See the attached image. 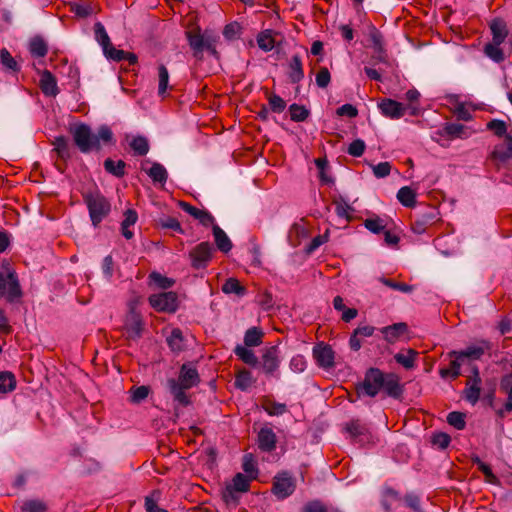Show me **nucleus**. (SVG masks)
<instances>
[{
    "mask_svg": "<svg viewBox=\"0 0 512 512\" xmlns=\"http://www.w3.org/2000/svg\"><path fill=\"white\" fill-rule=\"evenodd\" d=\"M490 344L487 341H480L477 344L470 345L460 351H452L450 356L453 357V373L452 378H457L461 372L460 368L466 361L479 360L485 352L490 350Z\"/></svg>",
    "mask_w": 512,
    "mask_h": 512,
    "instance_id": "obj_1",
    "label": "nucleus"
},
{
    "mask_svg": "<svg viewBox=\"0 0 512 512\" xmlns=\"http://www.w3.org/2000/svg\"><path fill=\"white\" fill-rule=\"evenodd\" d=\"M92 224L97 227L110 213L109 201L99 192H91L84 195Z\"/></svg>",
    "mask_w": 512,
    "mask_h": 512,
    "instance_id": "obj_2",
    "label": "nucleus"
},
{
    "mask_svg": "<svg viewBox=\"0 0 512 512\" xmlns=\"http://www.w3.org/2000/svg\"><path fill=\"white\" fill-rule=\"evenodd\" d=\"M22 291L16 273L8 267H0V298L14 302L21 298Z\"/></svg>",
    "mask_w": 512,
    "mask_h": 512,
    "instance_id": "obj_3",
    "label": "nucleus"
},
{
    "mask_svg": "<svg viewBox=\"0 0 512 512\" xmlns=\"http://www.w3.org/2000/svg\"><path fill=\"white\" fill-rule=\"evenodd\" d=\"M250 478L237 473L231 482L227 483L222 490V499L227 505L237 506L240 495L249 490Z\"/></svg>",
    "mask_w": 512,
    "mask_h": 512,
    "instance_id": "obj_4",
    "label": "nucleus"
},
{
    "mask_svg": "<svg viewBox=\"0 0 512 512\" xmlns=\"http://www.w3.org/2000/svg\"><path fill=\"white\" fill-rule=\"evenodd\" d=\"M76 146L82 153H88L93 149H100L98 138L92 133L89 126L80 124L71 131Z\"/></svg>",
    "mask_w": 512,
    "mask_h": 512,
    "instance_id": "obj_5",
    "label": "nucleus"
},
{
    "mask_svg": "<svg viewBox=\"0 0 512 512\" xmlns=\"http://www.w3.org/2000/svg\"><path fill=\"white\" fill-rule=\"evenodd\" d=\"M385 375L386 374L377 368H370L366 372L364 380L358 388L359 395L375 397L379 391L382 390Z\"/></svg>",
    "mask_w": 512,
    "mask_h": 512,
    "instance_id": "obj_6",
    "label": "nucleus"
},
{
    "mask_svg": "<svg viewBox=\"0 0 512 512\" xmlns=\"http://www.w3.org/2000/svg\"><path fill=\"white\" fill-rule=\"evenodd\" d=\"M296 480L286 471L277 473L273 478L272 493L279 500H284L294 493Z\"/></svg>",
    "mask_w": 512,
    "mask_h": 512,
    "instance_id": "obj_7",
    "label": "nucleus"
},
{
    "mask_svg": "<svg viewBox=\"0 0 512 512\" xmlns=\"http://www.w3.org/2000/svg\"><path fill=\"white\" fill-rule=\"evenodd\" d=\"M281 363L278 346L265 348L262 354L261 368L268 376L279 378L278 369Z\"/></svg>",
    "mask_w": 512,
    "mask_h": 512,
    "instance_id": "obj_8",
    "label": "nucleus"
},
{
    "mask_svg": "<svg viewBox=\"0 0 512 512\" xmlns=\"http://www.w3.org/2000/svg\"><path fill=\"white\" fill-rule=\"evenodd\" d=\"M482 379L479 374L477 366L472 367V376H469L466 381V387L463 390V398L471 405H475L481 394Z\"/></svg>",
    "mask_w": 512,
    "mask_h": 512,
    "instance_id": "obj_9",
    "label": "nucleus"
},
{
    "mask_svg": "<svg viewBox=\"0 0 512 512\" xmlns=\"http://www.w3.org/2000/svg\"><path fill=\"white\" fill-rule=\"evenodd\" d=\"M149 303L155 310L161 312L172 313L178 307L177 295L171 291L151 295Z\"/></svg>",
    "mask_w": 512,
    "mask_h": 512,
    "instance_id": "obj_10",
    "label": "nucleus"
},
{
    "mask_svg": "<svg viewBox=\"0 0 512 512\" xmlns=\"http://www.w3.org/2000/svg\"><path fill=\"white\" fill-rule=\"evenodd\" d=\"M213 246L209 242H201L190 252L191 264L195 269H202L207 266L212 258Z\"/></svg>",
    "mask_w": 512,
    "mask_h": 512,
    "instance_id": "obj_11",
    "label": "nucleus"
},
{
    "mask_svg": "<svg viewBox=\"0 0 512 512\" xmlns=\"http://www.w3.org/2000/svg\"><path fill=\"white\" fill-rule=\"evenodd\" d=\"M378 108L381 113L390 119H399L405 115L407 109L411 108V114H415V108L411 106H405L404 104L397 102L390 98H385L378 103Z\"/></svg>",
    "mask_w": 512,
    "mask_h": 512,
    "instance_id": "obj_12",
    "label": "nucleus"
},
{
    "mask_svg": "<svg viewBox=\"0 0 512 512\" xmlns=\"http://www.w3.org/2000/svg\"><path fill=\"white\" fill-rule=\"evenodd\" d=\"M313 356L318 366L329 369L334 366V351L329 345L320 343L314 346Z\"/></svg>",
    "mask_w": 512,
    "mask_h": 512,
    "instance_id": "obj_13",
    "label": "nucleus"
},
{
    "mask_svg": "<svg viewBox=\"0 0 512 512\" xmlns=\"http://www.w3.org/2000/svg\"><path fill=\"white\" fill-rule=\"evenodd\" d=\"M124 328L129 339H139L143 331V321L141 315L137 311L128 313L125 319Z\"/></svg>",
    "mask_w": 512,
    "mask_h": 512,
    "instance_id": "obj_14",
    "label": "nucleus"
},
{
    "mask_svg": "<svg viewBox=\"0 0 512 512\" xmlns=\"http://www.w3.org/2000/svg\"><path fill=\"white\" fill-rule=\"evenodd\" d=\"M211 36L212 35L207 33L201 34L200 29L186 32L189 46L193 50L195 57H201L203 51L205 50L206 42H208V38Z\"/></svg>",
    "mask_w": 512,
    "mask_h": 512,
    "instance_id": "obj_15",
    "label": "nucleus"
},
{
    "mask_svg": "<svg viewBox=\"0 0 512 512\" xmlns=\"http://www.w3.org/2000/svg\"><path fill=\"white\" fill-rule=\"evenodd\" d=\"M382 390L389 397L394 399L401 398L403 394V386L400 384V378L394 373L386 374Z\"/></svg>",
    "mask_w": 512,
    "mask_h": 512,
    "instance_id": "obj_16",
    "label": "nucleus"
},
{
    "mask_svg": "<svg viewBox=\"0 0 512 512\" xmlns=\"http://www.w3.org/2000/svg\"><path fill=\"white\" fill-rule=\"evenodd\" d=\"M277 437L271 428H261L258 433V447L264 452H272L276 448Z\"/></svg>",
    "mask_w": 512,
    "mask_h": 512,
    "instance_id": "obj_17",
    "label": "nucleus"
},
{
    "mask_svg": "<svg viewBox=\"0 0 512 512\" xmlns=\"http://www.w3.org/2000/svg\"><path fill=\"white\" fill-rule=\"evenodd\" d=\"M177 380L183 383L184 388H192L196 386L200 381L196 368L189 364L182 365Z\"/></svg>",
    "mask_w": 512,
    "mask_h": 512,
    "instance_id": "obj_18",
    "label": "nucleus"
},
{
    "mask_svg": "<svg viewBox=\"0 0 512 512\" xmlns=\"http://www.w3.org/2000/svg\"><path fill=\"white\" fill-rule=\"evenodd\" d=\"M375 331V327L371 325L358 326L349 339V346L353 351H358L362 342L360 338L371 337Z\"/></svg>",
    "mask_w": 512,
    "mask_h": 512,
    "instance_id": "obj_19",
    "label": "nucleus"
},
{
    "mask_svg": "<svg viewBox=\"0 0 512 512\" xmlns=\"http://www.w3.org/2000/svg\"><path fill=\"white\" fill-rule=\"evenodd\" d=\"M491 156L500 163H505L509 158H512V134H506L504 144L496 146Z\"/></svg>",
    "mask_w": 512,
    "mask_h": 512,
    "instance_id": "obj_20",
    "label": "nucleus"
},
{
    "mask_svg": "<svg viewBox=\"0 0 512 512\" xmlns=\"http://www.w3.org/2000/svg\"><path fill=\"white\" fill-rule=\"evenodd\" d=\"M40 88L46 96H56L59 93L57 81L50 71H42L40 77Z\"/></svg>",
    "mask_w": 512,
    "mask_h": 512,
    "instance_id": "obj_21",
    "label": "nucleus"
},
{
    "mask_svg": "<svg viewBox=\"0 0 512 512\" xmlns=\"http://www.w3.org/2000/svg\"><path fill=\"white\" fill-rule=\"evenodd\" d=\"M167 384L174 401L182 406H187L190 403L189 398L185 393V390L188 388H184L183 383L172 378L168 380Z\"/></svg>",
    "mask_w": 512,
    "mask_h": 512,
    "instance_id": "obj_22",
    "label": "nucleus"
},
{
    "mask_svg": "<svg viewBox=\"0 0 512 512\" xmlns=\"http://www.w3.org/2000/svg\"><path fill=\"white\" fill-rule=\"evenodd\" d=\"M407 324L403 322L395 323L390 326H386L381 328V333L384 336V339L389 343L396 342L401 335L407 332Z\"/></svg>",
    "mask_w": 512,
    "mask_h": 512,
    "instance_id": "obj_23",
    "label": "nucleus"
},
{
    "mask_svg": "<svg viewBox=\"0 0 512 512\" xmlns=\"http://www.w3.org/2000/svg\"><path fill=\"white\" fill-rule=\"evenodd\" d=\"M104 55L115 62L127 61L130 65L137 62V56L134 53L116 49L113 45L104 52Z\"/></svg>",
    "mask_w": 512,
    "mask_h": 512,
    "instance_id": "obj_24",
    "label": "nucleus"
},
{
    "mask_svg": "<svg viewBox=\"0 0 512 512\" xmlns=\"http://www.w3.org/2000/svg\"><path fill=\"white\" fill-rule=\"evenodd\" d=\"M288 78L291 83H299L304 78V69L299 55L292 56L289 62Z\"/></svg>",
    "mask_w": 512,
    "mask_h": 512,
    "instance_id": "obj_25",
    "label": "nucleus"
},
{
    "mask_svg": "<svg viewBox=\"0 0 512 512\" xmlns=\"http://www.w3.org/2000/svg\"><path fill=\"white\" fill-rule=\"evenodd\" d=\"M500 388L507 395V401L504 404L503 409L499 411V415L504 416L505 413L512 411V373L502 377L500 381Z\"/></svg>",
    "mask_w": 512,
    "mask_h": 512,
    "instance_id": "obj_26",
    "label": "nucleus"
},
{
    "mask_svg": "<svg viewBox=\"0 0 512 512\" xmlns=\"http://www.w3.org/2000/svg\"><path fill=\"white\" fill-rule=\"evenodd\" d=\"M279 34L271 29L260 32L257 36L259 48L265 52L271 51L275 47L276 37Z\"/></svg>",
    "mask_w": 512,
    "mask_h": 512,
    "instance_id": "obj_27",
    "label": "nucleus"
},
{
    "mask_svg": "<svg viewBox=\"0 0 512 512\" xmlns=\"http://www.w3.org/2000/svg\"><path fill=\"white\" fill-rule=\"evenodd\" d=\"M212 231L217 248L223 253H228L232 249V242L227 234L217 224L213 225Z\"/></svg>",
    "mask_w": 512,
    "mask_h": 512,
    "instance_id": "obj_28",
    "label": "nucleus"
},
{
    "mask_svg": "<svg viewBox=\"0 0 512 512\" xmlns=\"http://www.w3.org/2000/svg\"><path fill=\"white\" fill-rule=\"evenodd\" d=\"M138 220L137 212L133 209H127L124 213V219L121 223V232L126 239H131L134 235L130 227L134 226Z\"/></svg>",
    "mask_w": 512,
    "mask_h": 512,
    "instance_id": "obj_29",
    "label": "nucleus"
},
{
    "mask_svg": "<svg viewBox=\"0 0 512 512\" xmlns=\"http://www.w3.org/2000/svg\"><path fill=\"white\" fill-rule=\"evenodd\" d=\"M490 29L493 36L492 42L502 44L508 34L505 22L500 19L493 20Z\"/></svg>",
    "mask_w": 512,
    "mask_h": 512,
    "instance_id": "obj_30",
    "label": "nucleus"
},
{
    "mask_svg": "<svg viewBox=\"0 0 512 512\" xmlns=\"http://www.w3.org/2000/svg\"><path fill=\"white\" fill-rule=\"evenodd\" d=\"M436 221V214L434 212L424 213L420 215L412 224L413 232L423 234L428 225Z\"/></svg>",
    "mask_w": 512,
    "mask_h": 512,
    "instance_id": "obj_31",
    "label": "nucleus"
},
{
    "mask_svg": "<svg viewBox=\"0 0 512 512\" xmlns=\"http://www.w3.org/2000/svg\"><path fill=\"white\" fill-rule=\"evenodd\" d=\"M401 501V497H400V494L390 488V487H386L383 489L382 491V505L385 509V511L389 512L391 511L392 507L399 503Z\"/></svg>",
    "mask_w": 512,
    "mask_h": 512,
    "instance_id": "obj_32",
    "label": "nucleus"
},
{
    "mask_svg": "<svg viewBox=\"0 0 512 512\" xmlns=\"http://www.w3.org/2000/svg\"><path fill=\"white\" fill-rule=\"evenodd\" d=\"M95 39L103 49V53L112 46L110 37L108 36L104 25L101 22L94 24Z\"/></svg>",
    "mask_w": 512,
    "mask_h": 512,
    "instance_id": "obj_33",
    "label": "nucleus"
},
{
    "mask_svg": "<svg viewBox=\"0 0 512 512\" xmlns=\"http://www.w3.org/2000/svg\"><path fill=\"white\" fill-rule=\"evenodd\" d=\"M397 199L405 207H413L416 204V192L408 186L402 187L397 193Z\"/></svg>",
    "mask_w": 512,
    "mask_h": 512,
    "instance_id": "obj_34",
    "label": "nucleus"
},
{
    "mask_svg": "<svg viewBox=\"0 0 512 512\" xmlns=\"http://www.w3.org/2000/svg\"><path fill=\"white\" fill-rule=\"evenodd\" d=\"M234 353L247 365L256 366L259 363L255 353L247 347L238 345L235 347Z\"/></svg>",
    "mask_w": 512,
    "mask_h": 512,
    "instance_id": "obj_35",
    "label": "nucleus"
},
{
    "mask_svg": "<svg viewBox=\"0 0 512 512\" xmlns=\"http://www.w3.org/2000/svg\"><path fill=\"white\" fill-rule=\"evenodd\" d=\"M417 356V352L413 349H408L406 352H399L395 354L394 359L400 365H402L406 369H411L414 367L415 358Z\"/></svg>",
    "mask_w": 512,
    "mask_h": 512,
    "instance_id": "obj_36",
    "label": "nucleus"
},
{
    "mask_svg": "<svg viewBox=\"0 0 512 512\" xmlns=\"http://www.w3.org/2000/svg\"><path fill=\"white\" fill-rule=\"evenodd\" d=\"M29 51L32 56L44 57L48 52V47L41 37H34L29 42Z\"/></svg>",
    "mask_w": 512,
    "mask_h": 512,
    "instance_id": "obj_37",
    "label": "nucleus"
},
{
    "mask_svg": "<svg viewBox=\"0 0 512 512\" xmlns=\"http://www.w3.org/2000/svg\"><path fill=\"white\" fill-rule=\"evenodd\" d=\"M125 167H126V164L122 160L114 161L110 158H107L104 161L105 170L109 174H112L113 176H116V177H122L125 174Z\"/></svg>",
    "mask_w": 512,
    "mask_h": 512,
    "instance_id": "obj_38",
    "label": "nucleus"
},
{
    "mask_svg": "<svg viewBox=\"0 0 512 512\" xmlns=\"http://www.w3.org/2000/svg\"><path fill=\"white\" fill-rule=\"evenodd\" d=\"M147 174L154 182L162 184H164L168 178L167 170L160 163H153L151 168L147 171Z\"/></svg>",
    "mask_w": 512,
    "mask_h": 512,
    "instance_id": "obj_39",
    "label": "nucleus"
},
{
    "mask_svg": "<svg viewBox=\"0 0 512 512\" xmlns=\"http://www.w3.org/2000/svg\"><path fill=\"white\" fill-rule=\"evenodd\" d=\"M222 291L225 294H236L238 296H243L246 292V289L237 279L229 278L222 285Z\"/></svg>",
    "mask_w": 512,
    "mask_h": 512,
    "instance_id": "obj_40",
    "label": "nucleus"
},
{
    "mask_svg": "<svg viewBox=\"0 0 512 512\" xmlns=\"http://www.w3.org/2000/svg\"><path fill=\"white\" fill-rule=\"evenodd\" d=\"M333 204L335 205L336 214L339 217L344 218L346 220L351 219V213L354 211V209L347 203V201L344 198L340 197L338 199H335L333 201Z\"/></svg>",
    "mask_w": 512,
    "mask_h": 512,
    "instance_id": "obj_41",
    "label": "nucleus"
},
{
    "mask_svg": "<svg viewBox=\"0 0 512 512\" xmlns=\"http://www.w3.org/2000/svg\"><path fill=\"white\" fill-rule=\"evenodd\" d=\"M0 63L8 71H19L20 67L17 61L12 57V55L6 48H2L0 51Z\"/></svg>",
    "mask_w": 512,
    "mask_h": 512,
    "instance_id": "obj_42",
    "label": "nucleus"
},
{
    "mask_svg": "<svg viewBox=\"0 0 512 512\" xmlns=\"http://www.w3.org/2000/svg\"><path fill=\"white\" fill-rule=\"evenodd\" d=\"M262 332L256 327L249 328L244 336V343L247 347L258 346L262 342Z\"/></svg>",
    "mask_w": 512,
    "mask_h": 512,
    "instance_id": "obj_43",
    "label": "nucleus"
},
{
    "mask_svg": "<svg viewBox=\"0 0 512 512\" xmlns=\"http://www.w3.org/2000/svg\"><path fill=\"white\" fill-rule=\"evenodd\" d=\"M444 130L446 134L455 138H467L470 135L468 129L464 125L458 123L446 124Z\"/></svg>",
    "mask_w": 512,
    "mask_h": 512,
    "instance_id": "obj_44",
    "label": "nucleus"
},
{
    "mask_svg": "<svg viewBox=\"0 0 512 512\" xmlns=\"http://www.w3.org/2000/svg\"><path fill=\"white\" fill-rule=\"evenodd\" d=\"M183 341V334L179 328L173 329L167 338V343L173 351H181L183 349Z\"/></svg>",
    "mask_w": 512,
    "mask_h": 512,
    "instance_id": "obj_45",
    "label": "nucleus"
},
{
    "mask_svg": "<svg viewBox=\"0 0 512 512\" xmlns=\"http://www.w3.org/2000/svg\"><path fill=\"white\" fill-rule=\"evenodd\" d=\"M16 380L11 372H0V392L7 393L15 389Z\"/></svg>",
    "mask_w": 512,
    "mask_h": 512,
    "instance_id": "obj_46",
    "label": "nucleus"
},
{
    "mask_svg": "<svg viewBox=\"0 0 512 512\" xmlns=\"http://www.w3.org/2000/svg\"><path fill=\"white\" fill-rule=\"evenodd\" d=\"M130 146L133 149L134 153L139 156H144L149 151L148 141L143 136L134 137L130 142Z\"/></svg>",
    "mask_w": 512,
    "mask_h": 512,
    "instance_id": "obj_47",
    "label": "nucleus"
},
{
    "mask_svg": "<svg viewBox=\"0 0 512 512\" xmlns=\"http://www.w3.org/2000/svg\"><path fill=\"white\" fill-rule=\"evenodd\" d=\"M501 44L488 43L485 45L484 52L485 54L492 59L493 61L499 63L504 60L503 50L500 48Z\"/></svg>",
    "mask_w": 512,
    "mask_h": 512,
    "instance_id": "obj_48",
    "label": "nucleus"
},
{
    "mask_svg": "<svg viewBox=\"0 0 512 512\" xmlns=\"http://www.w3.org/2000/svg\"><path fill=\"white\" fill-rule=\"evenodd\" d=\"M253 383L252 375L248 370L240 371L235 378V386L245 391L247 390Z\"/></svg>",
    "mask_w": 512,
    "mask_h": 512,
    "instance_id": "obj_49",
    "label": "nucleus"
},
{
    "mask_svg": "<svg viewBox=\"0 0 512 512\" xmlns=\"http://www.w3.org/2000/svg\"><path fill=\"white\" fill-rule=\"evenodd\" d=\"M264 410L271 416H280L287 412V406L284 403L268 400L263 405Z\"/></svg>",
    "mask_w": 512,
    "mask_h": 512,
    "instance_id": "obj_50",
    "label": "nucleus"
},
{
    "mask_svg": "<svg viewBox=\"0 0 512 512\" xmlns=\"http://www.w3.org/2000/svg\"><path fill=\"white\" fill-rule=\"evenodd\" d=\"M289 111L291 120L295 122L305 121L309 116V111L304 106L298 104L290 105Z\"/></svg>",
    "mask_w": 512,
    "mask_h": 512,
    "instance_id": "obj_51",
    "label": "nucleus"
},
{
    "mask_svg": "<svg viewBox=\"0 0 512 512\" xmlns=\"http://www.w3.org/2000/svg\"><path fill=\"white\" fill-rule=\"evenodd\" d=\"M158 77H159V84H158V94L163 96L166 94L168 83H169V73L167 68L164 65H160L158 67Z\"/></svg>",
    "mask_w": 512,
    "mask_h": 512,
    "instance_id": "obj_52",
    "label": "nucleus"
},
{
    "mask_svg": "<svg viewBox=\"0 0 512 512\" xmlns=\"http://www.w3.org/2000/svg\"><path fill=\"white\" fill-rule=\"evenodd\" d=\"M368 36L374 51L385 49L383 36L374 26L369 28Z\"/></svg>",
    "mask_w": 512,
    "mask_h": 512,
    "instance_id": "obj_53",
    "label": "nucleus"
},
{
    "mask_svg": "<svg viewBox=\"0 0 512 512\" xmlns=\"http://www.w3.org/2000/svg\"><path fill=\"white\" fill-rule=\"evenodd\" d=\"M242 468L249 475L250 479H255L258 474L256 463L251 454L244 455Z\"/></svg>",
    "mask_w": 512,
    "mask_h": 512,
    "instance_id": "obj_54",
    "label": "nucleus"
},
{
    "mask_svg": "<svg viewBox=\"0 0 512 512\" xmlns=\"http://www.w3.org/2000/svg\"><path fill=\"white\" fill-rule=\"evenodd\" d=\"M364 224L369 231L375 234L384 231L387 226L386 222L379 217L366 219Z\"/></svg>",
    "mask_w": 512,
    "mask_h": 512,
    "instance_id": "obj_55",
    "label": "nucleus"
},
{
    "mask_svg": "<svg viewBox=\"0 0 512 512\" xmlns=\"http://www.w3.org/2000/svg\"><path fill=\"white\" fill-rule=\"evenodd\" d=\"M447 422L454 428L462 430L466 425L465 415L457 411L450 412L447 416Z\"/></svg>",
    "mask_w": 512,
    "mask_h": 512,
    "instance_id": "obj_56",
    "label": "nucleus"
},
{
    "mask_svg": "<svg viewBox=\"0 0 512 512\" xmlns=\"http://www.w3.org/2000/svg\"><path fill=\"white\" fill-rule=\"evenodd\" d=\"M54 146H55L54 149L56 150V152L60 158L65 159L70 156L68 141L65 137L60 136V137L55 138Z\"/></svg>",
    "mask_w": 512,
    "mask_h": 512,
    "instance_id": "obj_57",
    "label": "nucleus"
},
{
    "mask_svg": "<svg viewBox=\"0 0 512 512\" xmlns=\"http://www.w3.org/2000/svg\"><path fill=\"white\" fill-rule=\"evenodd\" d=\"M379 281L381 283H383L385 286H387L391 289H394V290L401 291L403 293H411L414 290L413 286H411V285H408L405 283H398V282H395L391 279H387L384 277H380Z\"/></svg>",
    "mask_w": 512,
    "mask_h": 512,
    "instance_id": "obj_58",
    "label": "nucleus"
},
{
    "mask_svg": "<svg viewBox=\"0 0 512 512\" xmlns=\"http://www.w3.org/2000/svg\"><path fill=\"white\" fill-rule=\"evenodd\" d=\"M149 277L156 286L162 289H168L174 284V280L157 272L151 273Z\"/></svg>",
    "mask_w": 512,
    "mask_h": 512,
    "instance_id": "obj_59",
    "label": "nucleus"
},
{
    "mask_svg": "<svg viewBox=\"0 0 512 512\" xmlns=\"http://www.w3.org/2000/svg\"><path fill=\"white\" fill-rule=\"evenodd\" d=\"M159 224L162 228L171 229L178 233H183L180 222L174 217H163L159 220Z\"/></svg>",
    "mask_w": 512,
    "mask_h": 512,
    "instance_id": "obj_60",
    "label": "nucleus"
},
{
    "mask_svg": "<svg viewBox=\"0 0 512 512\" xmlns=\"http://www.w3.org/2000/svg\"><path fill=\"white\" fill-rule=\"evenodd\" d=\"M365 148V142L361 139H356L349 145L347 152L353 157H360L363 155Z\"/></svg>",
    "mask_w": 512,
    "mask_h": 512,
    "instance_id": "obj_61",
    "label": "nucleus"
},
{
    "mask_svg": "<svg viewBox=\"0 0 512 512\" xmlns=\"http://www.w3.org/2000/svg\"><path fill=\"white\" fill-rule=\"evenodd\" d=\"M331 80V75L326 67H321L316 74V84L320 88H326Z\"/></svg>",
    "mask_w": 512,
    "mask_h": 512,
    "instance_id": "obj_62",
    "label": "nucleus"
},
{
    "mask_svg": "<svg viewBox=\"0 0 512 512\" xmlns=\"http://www.w3.org/2000/svg\"><path fill=\"white\" fill-rule=\"evenodd\" d=\"M22 512H45L46 506L38 500L25 502L21 507Z\"/></svg>",
    "mask_w": 512,
    "mask_h": 512,
    "instance_id": "obj_63",
    "label": "nucleus"
},
{
    "mask_svg": "<svg viewBox=\"0 0 512 512\" xmlns=\"http://www.w3.org/2000/svg\"><path fill=\"white\" fill-rule=\"evenodd\" d=\"M269 105L273 112L281 113L286 107V102L280 96L273 94L269 97Z\"/></svg>",
    "mask_w": 512,
    "mask_h": 512,
    "instance_id": "obj_64",
    "label": "nucleus"
}]
</instances>
